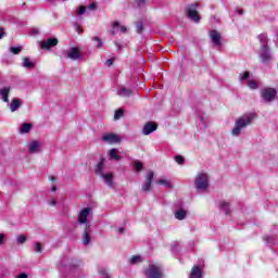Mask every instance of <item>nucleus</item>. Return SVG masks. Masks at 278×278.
I'll use <instances>...</instances> for the list:
<instances>
[{
	"mask_svg": "<svg viewBox=\"0 0 278 278\" xmlns=\"http://www.w3.org/2000/svg\"><path fill=\"white\" fill-rule=\"evenodd\" d=\"M100 177L101 179H103V182L105 184V186H108L109 188L114 187V174L109 172L100 175Z\"/></svg>",
	"mask_w": 278,
	"mask_h": 278,
	"instance_id": "obj_12",
	"label": "nucleus"
},
{
	"mask_svg": "<svg viewBox=\"0 0 278 278\" xmlns=\"http://www.w3.org/2000/svg\"><path fill=\"white\" fill-rule=\"evenodd\" d=\"M92 41L96 42V47L97 49H101V47H103V40H101V38L99 37H93Z\"/></svg>",
	"mask_w": 278,
	"mask_h": 278,
	"instance_id": "obj_34",
	"label": "nucleus"
},
{
	"mask_svg": "<svg viewBox=\"0 0 278 278\" xmlns=\"http://www.w3.org/2000/svg\"><path fill=\"white\" fill-rule=\"evenodd\" d=\"M5 242V235L0 233V245H2Z\"/></svg>",
	"mask_w": 278,
	"mask_h": 278,
	"instance_id": "obj_47",
	"label": "nucleus"
},
{
	"mask_svg": "<svg viewBox=\"0 0 278 278\" xmlns=\"http://www.w3.org/2000/svg\"><path fill=\"white\" fill-rule=\"evenodd\" d=\"M113 30L111 31L112 36H116V29L121 27V22L116 21L112 23Z\"/></svg>",
	"mask_w": 278,
	"mask_h": 278,
	"instance_id": "obj_33",
	"label": "nucleus"
},
{
	"mask_svg": "<svg viewBox=\"0 0 278 278\" xmlns=\"http://www.w3.org/2000/svg\"><path fill=\"white\" fill-rule=\"evenodd\" d=\"M5 36V30L3 28H0V40Z\"/></svg>",
	"mask_w": 278,
	"mask_h": 278,
	"instance_id": "obj_50",
	"label": "nucleus"
},
{
	"mask_svg": "<svg viewBox=\"0 0 278 278\" xmlns=\"http://www.w3.org/2000/svg\"><path fill=\"white\" fill-rule=\"evenodd\" d=\"M260 94L262 103H273L277 100V89L273 87H264Z\"/></svg>",
	"mask_w": 278,
	"mask_h": 278,
	"instance_id": "obj_3",
	"label": "nucleus"
},
{
	"mask_svg": "<svg viewBox=\"0 0 278 278\" xmlns=\"http://www.w3.org/2000/svg\"><path fill=\"white\" fill-rule=\"evenodd\" d=\"M123 114H125V111H123V109L115 111L114 119L119 121V118H123Z\"/></svg>",
	"mask_w": 278,
	"mask_h": 278,
	"instance_id": "obj_35",
	"label": "nucleus"
},
{
	"mask_svg": "<svg viewBox=\"0 0 278 278\" xmlns=\"http://www.w3.org/2000/svg\"><path fill=\"white\" fill-rule=\"evenodd\" d=\"M17 278H27V274L22 273V274L17 275Z\"/></svg>",
	"mask_w": 278,
	"mask_h": 278,
	"instance_id": "obj_53",
	"label": "nucleus"
},
{
	"mask_svg": "<svg viewBox=\"0 0 278 278\" xmlns=\"http://www.w3.org/2000/svg\"><path fill=\"white\" fill-rule=\"evenodd\" d=\"M109 155H110L111 160H116V162H118L121 160V155H118V150H116L114 148L110 150Z\"/></svg>",
	"mask_w": 278,
	"mask_h": 278,
	"instance_id": "obj_28",
	"label": "nucleus"
},
{
	"mask_svg": "<svg viewBox=\"0 0 278 278\" xmlns=\"http://www.w3.org/2000/svg\"><path fill=\"white\" fill-rule=\"evenodd\" d=\"M174 160H175L176 164H179L180 166L186 164V159L181 155H176L174 157Z\"/></svg>",
	"mask_w": 278,
	"mask_h": 278,
	"instance_id": "obj_31",
	"label": "nucleus"
},
{
	"mask_svg": "<svg viewBox=\"0 0 278 278\" xmlns=\"http://www.w3.org/2000/svg\"><path fill=\"white\" fill-rule=\"evenodd\" d=\"M129 264H131L132 266H136V264H142V256L140 255L131 256L129 260Z\"/></svg>",
	"mask_w": 278,
	"mask_h": 278,
	"instance_id": "obj_27",
	"label": "nucleus"
},
{
	"mask_svg": "<svg viewBox=\"0 0 278 278\" xmlns=\"http://www.w3.org/2000/svg\"><path fill=\"white\" fill-rule=\"evenodd\" d=\"M219 210H220L222 212H224V214L229 215V213H230V210H229V202L222 201V202L219 203Z\"/></svg>",
	"mask_w": 278,
	"mask_h": 278,
	"instance_id": "obj_24",
	"label": "nucleus"
},
{
	"mask_svg": "<svg viewBox=\"0 0 278 278\" xmlns=\"http://www.w3.org/2000/svg\"><path fill=\"white\" fill-rule=\"evenodd\" d=\"M40 149V142L38 141H31L28 146L29 153H38V150Z\"/></svg>",
	"mask_w": 278,
	"mask_h": 278,
	"instance_id": "obj_22",
	"label": "nucleus"
},
{
	"mask_svg": "<svg viewBox=\"0 0 278 278\" xmlns=\"http://www.w3.org/2000/svg\"><path fill=\"white\" fill-rule=\"evenodd\" d=\"M21 105H23V102L21 101V99L18 98H14L11 103H10V110L11 112H16V110H18V108H21Z\"/></svg>",
	"mask_w": 278,
	"mask_h": 278,
	"instance_id": "obj_20",
	"label": "nucleus"
},
{
	"mask_svg": "<svg viewBox=\"0 0 278 278\" xmlns=\"http://www.w3.org/2000/svg\"><path fill=\"white\" fill-rule=\"evenodd\" d=\"M99 276H100V278H112V276L110 275V273L105 268H100L99 269Z\"/></svg>",
	"mask_w": 278,
	"mask_h": 278,
	"instance_id": "obj_30",
	"label": "nucleus"
},
{
	"mask_svg": "<svg viewBox=\"0 0 278 278\" xmlns=\"http://www.w3.org/2000/svg\"><path fill=\"white\" fill-rule=\"evenodd\" d=\"M117 233H125V228L117 227Z\"/></svg>",
	"mask_w": 278,
	"mask_h": 278,
	"instance_id": "obj_52",
	"label": "nucleus"
},
{
	"mask_svg": "<svg viewBox=\"0 0 278 278\" xmlns=\"http://www.w3.org/2000/svg\"><path fill=\"white\" fill-rule=\"evenodd\" d=\"M258 40H260L261 47H268V35L266 34L258 35Z\"/></svg>",
	"mask_w": 278,
	"mask_h": 278,
	"instance_id": "obj_25",
	"label": "nucleus"
},
{
	"mask_svg": "<svg viewBox=\"0 0 278 278\" xmlns=\"http://www.w3.org/2000/svg\"><path fill=\"white\" fill-rule=\"evenodd\" d=\"M248 88H250V90H257V83H255L254 80H249Z\"/></svg>",
	"mask_w": 278,
	"mask_h": 278,
	"instance_id": "obj_39",
	"label": "nucleus"
},
{
	"mask_svg": "<svg viewBox=\"0 0 278 278\" xmlns=\"http://www.w3.org/2000/svg\"><path fill=\"white\" fill-rule=\"evenodd\" d=\"M208 36L213 42V45H215V47H222L223 45V36L220 35V33L218 30H211L208 33Z\"/></svg>",
	"mask_w": 278,
	"mask_h": 278,
	"instance_id": "obj_9",
	"label": "nucleus"
},
{
	"mask_svg": "<svg viewBox=\"0 0 278 278\" xmlns=\"http://www.w3.org/2000/svg\"><path fill=\"white\" fill-rule=\"evenodd\" d=\"M16 240L18 244H25L27 242V237L25 235H18Z\"/></svg>",
	"mask_w": 278,
	"mask_h": 278,
	"instance_id": "obj_37",
	"label": "nucleus"
},
{
	"mask_svg": "<svg viewBox=\"0 0 278 278\" xmlns=\"http://www.w3.org/2000/svg\"><path fill=\"white\" fill-rule=\"evenodd\" d=\"M49 205H51L52 207H55V205H58V201L52 198L51 201L49 202Z\"/></svg>",
	"mask_w": 278,
	"mask_h": 278,
	"instance_id": "obj_46",
	"label": "nucleus"
},
{
	"mask_svg": "<svg viewBox=\"0 0 278 278\" xmlns=\"http://www.w3.org/2000/svg\"><path fill=\"white\" fill-rule=\"evenodd\" d=\"M51 190H52V192H55L58 190V188L55 186H52Z\"/></svg>",
	"mask_w": 278,
	"mask_h": 278,
	"instance_id": "obj_56",
	"label": "nucleus"
},
{
	"mask_svg": "<svg viewBox=\"0 0 278 278\" xmlns=\"http://www.w3.org/2000/svg\"><path fill=\"white\" fill-rule=\"evenodd\" d=\"M151 184H153V182H151L149 180H146V182L142 185L143 192H150L151 191Z\"/></svg>",
	"mask_w": 278,
	"mask_h": 278,
	"instance_id": "obj_36",
	"label": "nucleus"
},
{
	"mask_svg": "<svg viewBox=\"0 0 278 278\" xmlns=\"http://www.w3.org/2000/svg\"><path fill=\"white\" fill-rule=\"evenodd\" d=\"M253 121H255V113H245L241 115L235 122V127L231 130V136L238 138V136L242 134V129H247V127L253 125Z\"/></svg>",
	"mask_w": 278,
	"mask_h": 278,
	"instance_id": "obj_1",
	"label": "nucleus"
},
{
	"mask_svg": "<svg viewBox=\"0 0 278 278\" xmlns=\"http://www.w3.org/2000/svg\"><path fill=\"white\" fill-rule=\"evenodd\" d=\"M146 277L148 278H162V267L160 265H149L146 270Z\"/></svg>",
	"mask_w": 278,
	"mask_h": 278,
	"instance_id": "obj_5",
	"label": "nucleus"
},
{
	"mask_svg": "<svg viewBox=\"0 0 278 278\" xmlns=\"http://www.w3.org/2000/svg\"><path fill=\"white\" fill-rule=\"evenodd\" d=\"M119 31L122 34H126L127 33V27L126 26H119Z\"/></svg>",
	"mask_w": 278,
	"mask_h": 278,
	"instance_id": "obj_48",
	"label": "nucleus"
},
{
	"mask_svg": "<svg viewBox=\"0 0 278 278\" xmlns=\"http://www.w3.org/2000/svg\"><path fill=\"white\" fill-rule=\"evenodd\" d=\"M51 180H52V181H55V177H52Z\"/></svg>",
	"mask_w": 278,
	"mask_h": 278,
	"instance_id": "obj_60",
	"label": "nucleus"
},
{
	"mask_svg": "<svg viewBox=\"0 0 278 278\" xmlns=\"http://www.w3.org/2000/svg\"><path fill=\"white\" fill-rule=\"evenodd\" d=\"M102 141L108 144H118V142H121V137L114 132H110L102 136Z\"/></svg>",
	"mask_w": 278,
	"mask_h": 278,
	"instance_id": "obj_8",
	"label": "nucleus"
},
{
	"mask_svg": "<svg viewBox=\"0 0 278 278\" xmlns=\"http://www.w3.org/2000/svg\"><path fill=\"white\" fill-rule=\"evenodd\" d=\"M236 12L240 15L244 14V11H242V9H236Z\"/></svg>",
	"mask_w": 278,
	"mask_h": 278,
	"instance_id": "obj_55",
	"label": "nucleus"
},
{
	"mask_svg": "<svg viewBox=\"0 0 278 278\" xmlns=\"http://www.w3.org/2000/svg\"><path fill=\"white\" fill-rule=\"evenodd\" d=\"M77 14L79 15L86 14V7H79L77 10Z\"/></svg>",
	"mask_w": 278,
	"mask_h": 278,
	"instance_id": "obj_45",
	"label": "nucleus"
},
{
	"mask_svg": "<svg viewBox=\"0 0 278 278\" xmlns=\"http://www.w3.org/2000/svg\"><path fill=\"white\" fill-rule=\"evenodd\" d=\"M89 9H90V10H96V9H97V4L91 3V4L89 5Z\"/></svg>",
	"mask_w": 278,
	"mask_h": 278,
	"instance_id": "obj_54",
	"label": "nucleus"
},
{
	"mask_svg": "<svg viewBox=\"0 0 278 278\" xmlns=\"http://www.w3.org/2000/svg\"><path fill=\"white\" fill-rule=\"evenodd\" d=\"M92 242V230H90V227H85V230L83 232V244L85 247H88Z\"/></svg>",
	"mask_w": 278,
	"mask_h": 278,
	"instance_id": "obj_14",
	"label": "nucleus"
},
{
	"mask_svg": "<svg viewBox=\"0 0 278 278\" xmlns=\"http://www.w3.org/2000/svg\"><path fill=\"white\" fill-rule=\"evenodd\" d=\"M132 166H134L135 170H137V173H139V170H142V168H143L142 162H140V161H135L132 163Z\"/></svg>",
	"mask_w": 278,
	"mask_h": 278,
	"instance_id": "obj_32",
	"label": "nucleus"
},
{
	"mask_svg": "<svg viewBox=\"0 0 278 278\" xmlns=\"http://www.w3.org/2000/svg\"><path fill=\"white\" fill-rule=\"evenodd\" d=\"M265 240H266L267 242H270V237H265Z\"/></svg>",
	"mask_w": 278,
	"mask_h": 278,
	"instance_id": "obj_57",
	"label": "nucleus"
},
{
	"mask_svg": "<svg viewBox=\"0 0 278 278\" xmlns=\"http://www.w3.org/2000/svg\"><path fill=\"white\" fill-rule=\"evenodd\" d=\"M203 277V267L195 265L192 267L189 278H201Z\"/></svg>",
	"mask_w": 278,
	"mask_h": 278,
	"instance_id": "obj_17",
	"label": "nucleus"
},
{
	"mask_svg": "<svg viewBox=\"0 0 278 278\" xmlns=\"http://www.w3.org/2000/svg\"><path fill=\"white\" fill-rule=\"evenodd\" d=\"M153 177H154L153 172L152 170L148 172V175L146 177V181L153 182Z\"/></svg>",
	"mask_w": 278,
	"mask_h": 278,
	"instance_id": "obj_44",
	"label": "nucleus"
},
{
	"mask_svg": "<svg viewBox=\"0 0 278 278\" xmlns=\"http://www.w3.org/2000/svg\"><path fill=\"white\" fill-rule=\"evenodd\" d=\"M10 51L13 53V55H18L21 53L22 48L21 47H11Z\"/></svg>",
	"mask_w": 278,
	"mask_h": 278,
	"instance_id": "obj_42",
	"label": "nucleus"
},
{
	"mask_svg": "<svg viewBox=\"0 0 278 278\" xmlns=\"http://www.w3.org/2000/svg\"><path fill=\"white\" fill-rule=\"evenodd\" d=\"M136 29H137V34H142V31L144 30V26L142 25V22H138L136 24Z\"/></svg>",
	"mask_w": 278,
	"mask_h": 278,
	"instance_id": "obj_41",
	"label": "nucleus"
},
{
	"mask_svg": "<svg viewBox=\"0 0 278 278\" xmlns=\"http://www.w3.org/2000/svg\"><path fill=\"white\" fill-rule=\"evenodd\" d=\"M199 118H200L201 125H203V127L206 128V127H207V116H205V115H200Z\"/></svg>",
	"mask_w": 278,
	"mask_h": 278,
	"instance_id": "obj_40",
	"label": "nucleus"
},
{
	"mask_svg": "<svg viewBox=\"0 0 278 278\" xmlns=\"http://www.w3.org/2000/svg\"><path fill=\"white\" fill-rule=\"evenodd\" d=\"M201 4L199 2H193L191 4L187 5L186 12H187V18H190V21H193V23H200L201 16H199V8Z\"/></svg>",
	"mask_w": 278,
	"mask_h": 278,
	"instance_id": "obj_4",
	"label": "nucleus"
},
{
	"mask_svg": "<svg viewBox=\"0 0 278 278\" xmlns=\"http://www.w3.org/2000/svg\"><path fill=\"white\" fill-rule=\"evenodd\" d=\"M34 251H35V253H42V243L36 242L34 244Z\"/></svg>",
	"mask_w": 278,
	"mask_h": 278,
	"instance_id": "obj_38",
	"label": "nucleus"
},
{
	"mask_svg": "<svg viewBox=\"0 0 278 278\" xmlns=\"http://www.w3.org/2000/svg\"><path fill=\"white\" fill-rule=\"evenodd\" d=\"M194 188L197 192H206L210 188V176L205 172H199L194 177Z\"/></svg>",
	"mask_w": 278,
	"mask_h": 278,
	"instance_id": "obj_2",
	"label": "nucleus"
},
{
	"mask_svg": "<svg viewBox=\"0 0 278 278\" xmlns=\"http://www.w3.org/2000/svg\"><path fill=\"white\" fill-rule=\"evenodd\" d=\"M260 59L263 64H268V62L273 60V55H270V49L268 46L261 47Z\"/></svg>",
	"mask_w": 278,
	"mask_h": 278,
	"instance_id": "obj_7",
	"label": "nucleus"
},
{
	"mask_svg": "<svg viewBox=\"0 0 278 278\" xmlns=\"http://www.w3.org/2000/svg\"><path fill=\"white\" fill-rule=\"evenodd\" d=\"M51 47H58V38H49L40 42L41 49H51Z\"/></svg>",
	"mask_w": 278,
	"mask_h": 278,
	"instance_id": "obj_16",
	"label": "nucleus"
},
{
	"mask_svg": "<svg viewBox=\"0 0 278 278\" xmlns=\"http://www.w3.org/2000/svg\"><path fill=\"white\" fill-rule=\"evenodd\" d=\"M62 266H64L68 270H77V268H79V266H81V262L72 260V261H68L67 263L63 262Z\"/></svg>",
	"mask_w": 278,
	"mask_h": 278,
	"instance_id": "obj_18",
	"label": "nucleus"
},
{
	"mask_svg": "<svg viewBox=\"0 0 278 278\" xmlns=\"http://www.w3.org/2000/svg\"><path fill=\"white\" fill-rule=\"evenodd\" d=\"M115 45H116L117 49H121V46L118 43L115 42Z\"/></svg>",
	"mask_w": 278,
	"mask_h": 278,
	"instance_id": "obj_59",
	"label": "nucleus"
},
{
	"mask_svg": "<svg viewBox=\"0 0 278 278\" xmlns=\"http://www.w3.org/2000/svg\"><path fill=\"white\" fill-rule=\"evenodd\" d=\"M117 94L118 97H131V94H134V91L131 89L122 87L117 90Z\"/></svg>",
	"mask_w": 278,
	"mask_h": 278,
	"instance_id": "obj_21",
	"label": "nucleus"
},
{
	"mask_svg": "<svg viewBox=\"0 0 278 278\" xmlns=\"http://www.w3.org/2000/svg\"><path fill=\"white\" fill-rule=\"evenodd\" d=\"M22 66L24 68H35L36 64H34V62H31V60L29 58H24L23 62H22Z\"/></svg>",
	"mask_w": 278,
	"mask_h": 278,
	"instance_id": "obj_23",
	"label": "nucleus"
},
{
	"mask_svg": "<svg viewBox=\"0 0 278 278\" xmlns=\"http://www.w3.org/2000/svg\"><path fill=\"white\" fill-rule=\"evenodd\" d=\"M176 220H186L188 218V210L180 207L174 212Z\"/></svg>",
	"mask_w": 278,
	"mask_h": 278,
	"instance_id": "obj_15",
	"label": "nucleus"
},
{
	"mask_svg": "<svg viewBox=\"0 0 278 278\" xmlns=\"http://www.w3.org/2000/svg\"><path fill=\"white\" fill-rule=\"evenodd\" d=\"M106 64H108V66H112L114 64V60L113 59H109L106 61Z\"/></svg>",
	"mask_w": 278,
	"mask_h": 278,
	"instance_id": "obj_51",
	"label": "nucleus"
},
{
	"mask_svg": "<svg viewBox=\"0 0 278 278\" xmlns=\"http://www.w3.org/2000/svg\"><path fill=\"white\" fill-rule=\"evenodd\" d=\"M157 184H159L160 186H165V188H173V184H172L170 180H168V179H164V178L159 179V180H157Z\"/></svg>",
	"mask_w": 278,
	"mask_h": 278,
	"instance_id": "obj_29",
	"label": "nucleus"
},
{
	"mask_svg": "<svg viewBox=\"0 0 278 278\" xmlns=\"http://www.w3.org/2000/svg\"><path fill=\"white\" fill-rule=\"evenodd\" d=\"M137 5L140 8L144 5V0H136Z\"/></svg>",
	"mask_w": 278,
	"mask_h": 278,
	"instance_id": "obj_49",
	"label": "nucleus"
},
{
	"mask_svg": "<svg viewBox=\"0 0 278 278\" xmlns=\"http://www.w3.org/2000/svg\"><path fill=\"white\" fill-rule=\"evenodd\" d=\"M91 212H92V208L90 207L81 210L78 215V223L80 225H85V227H90V222H88V217L90 216Z\"/></svg>",
	"mask_w": 278,
	"mask_h": 278,
	"instance_id": "obj_6",
	"label": "nucleus"
},
{
	"mask_svg": "<svg viewBox=\"0 0 278 278\" xmlns=\"http://www.w3.org/2000/svg\"><path fill=\"white\" fill-rule=\"evenodd\" d=\"M250 73L249 72H243L239 75L240 81H245V79L249 77Z\"/></svg>",
	"mask_w": 278,
	"mask_h": 278,
	"instance_id": "obj_43",
	"label": "nucleus"
},
{
	"mask_svg": "<svg viewBox=\"0 0 278 278\" xmlns=\"http://www.w3.org/2000/svg\"><path fill=\"white\" fill-rule=\"evenodd\" d=\"M10 92H12V87L0 88V100L3 103H10Z\"/></svg>",
	"mask_w": 278,
	"mask_h": 278,
	"instance_id": "obj_10",
	"label": "nucleus"
},
{
	"mask_svg": "<svg viewBox=\"0 0 278 278\" xmlns=\"http://www.w3.org/2000/svg\"><path fill=\"white\" fill-rule=\"evenodd\" d=\"M67 58L73 61L81 60V51L79 48H71L67 50Z\"/></svg>",
	"mask_w": 278,
	"mask_h": 278,
	"instance_id": "obj_13",
	"label": "nucleus"
},
{
	"mask_svg": "<svg viewBox=\"0 0 278 278\" xmlns=\"http://www.w3.org/2000/svg\"><path fill=\"white\" fill-rule=\"evenodd\" d=\"M157 130V124L153 122L147 123L142 128L143 136H150V134H153V131Z\"/></svg>",
	"mask_w": 278,
	"mask_h": 278,
	"instance_id": "obj_11",
	"label": "nucleus"
},
{
	"mask_svg": "<svg viewBox=\"0 0 278 278\" xmlns=\"http://www.w3.org/2000/svg\"><path fill=\"white\" fill-rule=\"evenodd\" d=\"M103 168H105V159L101 157L100 162L94 167L96 175H103Z\"/></svg>",
	"mask_w": 278,
	"mask_h": 278,
	"instance_id": "obj_19",
	"label": "nucleus"
},
{
	"mask_svg": "<svg viewBox=\"0 0 278 278\" xmlns=\"http://www.w3.org/2000/svg\"><path fill=\"white\" fill-rule=\"evenodd\" d=\"M77 31H78V34H80V31H81V27H78V28H77Z\"/></svg>",
	"mask_w": 278,
	"mask_h": 278,
	"instance_id": "obj_58",
	"label": "nucleus"
},
{
	"mask_svg": "<svg viewBox=\"0 0 278 278\" xmlns=\"http://www.w3.org/2000/svg\"><path fill=\"white\" fill-rule=\"evenodd\" d=\"M31 131V124L24 123L22 124V127L20 128V134H29Z\"/></svg>",
	"mask_w": 278,
	"mask_h": 278,
	"instance_id": "obj_26",
	"label": "nucleus"
}]
</instances>
